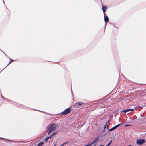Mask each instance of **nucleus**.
I'll return each mask as SVG.
<instances>
[{
    "instance_id": "1",
    "label": "nucleus",
    "mask_w": 146,
    "mask_h": 146,
    "mask_svg": "<svg viewBox=\"0 0 146 146\" xmlns=\"http://www.w3.org/2000/svg\"><path fill=\"white\" fill-rule=\"evenodd\" d=\"M56 124L54 123L49 125L47 127V130L48 131V134H49L55 130L56 129Z\"/></svg>"
},
{
    "instance_id": "2",
    "label": "nucleus",
    "mask_w": 146,
    "mask_h": 146,
    "mask_svg": "<svg viewBox=\"0 0 146 146\" xmlns=\"http://www.w3.org/2000/svg\"><path fill=\"white\" fill-rule=\"evenodd\" d=\"M70 108H68L65 110L64 111L62 112L61 114L62 115H66L70 112Z\"/></svg>"
},
{
    "instance_id": "3",
    "label": "nucleus",
    "mask_w": 146,
    "mask_h": 146,
    "mask_svg": "<svg viewBox=\"0 0 146 146\" xmlns=\"http://www.w3.org/2000/svg\"><path fill=\"white\" fill-rule=\"evenodd\" d=\"M145 142L144 139H139L137 140L136 143L138 145H141L144 143Z\"/></svg>"
},
{
    "instance_id": "4",
    "label": "nucleus",
    "mask_w": 146,
    "mask_h": 146,
    "mask_svg": "<svg viewBox=\"0 0 146 146\" xmlns=\"http://www.w3.org/2000/svg\"><path fill=\"white\" fill-rule=\"evenodd\" d=\"M120 125V124H119L117 125H115L114 127H113L112 128H111L109 130V131H111L113 130H114L115 129V128H116L118 126H119Z\"/></svg>"
},
{
    "instance_id": "5",
    "label": "nucleus",
    "mask_w": 146,
    "mask_h": 146,
    "mask_svg": "<svg viewBox=\"0 0 146 146\" xmlns=\"http://www.w3.org/2000/svg\"><path fill=\"white\" fill-rule=\"evenodd\" d=\"M104 21L105 22H106L108 21L109 19L108 17V16H107L105 15V13H104Z\"/></svg>"
},
{
    "instance_id": "6",
    "label": "nucleus",
    "mask_w": 146,
    "mask_h": 146,
    "mask_svg": "<svg viewBox=\"0 0 146 146\" xmlns=\"http://www.w3.org/2000/svg\"><path fill=\"white\" fill-rule=\"evenodd\" d=\"M108 9V7L106 6H103L102 7V9L104 13H104L106 11L105 9Z\"/></svg>"
},
{
    "instance_id": "7",
    "label": "nucleus",
    "mask_w": 146,
    "mask_h": 146,
    "mask_svg": "<svg viewBox=\"0 0 146 146\" xmlns=\"http://www.w3.org/2000/svg\"><path fill=\"white\" fill-rule=\"evenodd\" d=\"M99 139V137H97L92 142V144H94Z\"/></svg>"
},
{
    "instance_id": "8",
    "label": "nucleus",
    "mask_w": 146,
    "mask_h": 146,
    "mask_svg": "<svg viewBox=\"0 0 146 146\" xmlns=\"http://www.w3.org/2000/svg\"><path fill=\"white\" fill-rule=\"evenodd\" d=\"M44 144V143L42 142L38 144L37 146H42Z\"/></svg>"
},
{
    "instance_id": "9",
    "label": "nucleus",
    "mask_w": 146,
    "mask_h": 146,
    "mask_svg": "<svg viewBox=\"0 0 146 146\" xmlns=\"http://www.w3.org/2000/svg\"><path fill=\"white\" fill-rule=\"evenodd\" d=\"M57 133L56 132H54L53 133H52V135L50 136V137L51 138L53 136H54V135H56Z\"/></svg>"
},
{
    "instance_id": "10",
    "label": "nucleus",
    "mask_w": 146,
    "mask_h": 146,
    "mask_svg": "<svg viewBox=\"0 0 146 146\" xmlns=\"http://www.w3.org/2000/svg\"><path fill=\"white\" fill-rule=\"evenodd\" d=\"M51 137L50 136H49L48 137H47L45 139V142H47L48 140L49 139L51 138Z\"/></svg>"
},
{
    "instance_id": "11",
    "label": "nucleus",
    "mask_w": 146,
    "mask_h": 146,
    "mask_svg": "<svg viewBox=\"0 0 146 146\" xmlns=\"http://www.w3.org/2000/svg\"><path fill=\"white\" fill-rule=\"evenodd\" d=\"M112 142V140H111L110 141V142L109 143H108V144H107V145H108V146H110Z\"/></svg>"
},
{
    "instance_id": "12",
    "label": "nucleus",
    "mask_w": 146,
    "mask_h": 146,
    "mask_svg": "<svg viewBox=\"0 0 146 146\" xmlns=\"http://www.w3.org/2000/svg\"><path fill=\"white\" fill-rule=\"evenodd\" d=\"M77 104L79 105H80L83 104V103L81 102H77Z\"/></svg>"
},
{
    "instance_id": "13",
    "label": "nucleus",
    "mask_w": 146,
    "mask_h": 146,
    "mask_svg": "<svg viewBox=\"0 0 146 146\" xmlns=\"http://www.w3.org/2000/svg\"><path fill=\"white\" fill-rule=\"evenodd\" d=\"M10 61L9 62V63L8 65L9 64H10L11 62H13L15 60H12L10 58Z\"/></svg>"
},
{
    "instance_id": "14",
    "label": "nucleus",
    "mask_w": 146,
    "mask_h": 146,
    "mask_svg": "<svg viewBox=\"0 0 146 146\" xmlns=\"http://www.w3.org/2000/svg\"><path fill=\"white\" fill-rule=\"evenodd\" d=\"M133 110H134L132 109H129L127 110V111L128 112H129L130 111H133Z\"/></svg>"
},
{
    "instance_id": "15",
    "label": "nucleus",
    "mask_w": 146,
    "mask_h": 146,
    "mask_svg": "<svg viewBox=\"0 0 146 146\" xmlns=\"http://www.w3.org/2000/svg\"><path fill=\"white\" fill-rule=\"evenodd\" d=\"M128 112V111H127V110H122L121 112L125 113V112Z\"/></svg>"
},
{
    "instance_id": "16",
    "label": "nucleus",
    "mask_w": 146,
    "mask_h": 146,
    "mask_svg": "<svg viewBox=\"0 0 146 146\" xmlns=\"http://www.w3.org/2000/svg\"><path fill=\"white\" fill-rule=\"evenodd\" d=\"M88 144L89 146H91L93 144H92V143H88Z\"/></svg>"
},
{
    "instance_id": "17",
    "label": "nucleus",
    "mask_w": 146,
    "mask_h": 146,
    "mask_svg": "<svg viewBox=\"0 0 146 146\" xmlns=\"http://www.w3.org/2000/svg\"><path fill=\"white\" fill-rule=\"evenodd\" d=\"M68 142H65L63 144V145H64L65 144H68Z\"/></svg>"
},
{
    "instance_id": "18",
    "label": "nucleus",
    "mask_w": 146,
    "mask_h": 146,
    "mask_svg": "<svg viewBox=\"0 0 146 146\" xmlns=\"http://www.w3.org/2000/svg\"><path fill=\"white\" fill-rule=\"evenodd\" d=\"M131 126V125H125V127H128V126Z\"/></svg>"
},
{
    "instance_id": "19",
    "label": "nucleus",
    "mask_w": 146,
    "mask_h": 146,
    "mask_svg": "<svg viewBox=\"0 0 146 146\" xmlns=\"http://www.w3.org/2000/svg\"><path fill=\"white\" fill-rule=\"evenodd\" d=\"M107 123H106V124L104 126V128L105 129V128L106 127V124H107Z\"/></svg>"
},
{
    "instance_id": "20",
    "label": "nucleus",
    "mask_w": 146,
    "mask_h": 146,
    "mask_svg": "<svg viewBox=\"0 0 146 146\" xmlns=\"http://www.w3.org/2000/svg\"><path fill=\"white\" fill-rule=\"evenodd\" d=\"M0 139H4L7 140L6 139H5L4 138H1V137H0Z\"/></svg>"
},
{
    "instance_id": "21",
    "label": "nucleus",
    "mask_w": 146,
    "mask_h": 146,
    "mask_svg": "<svg viewBox=\"0 0 146 146\" xmlns=\"http://www.w3.org/2000/svg\"><path fill=\"white\" fill-rule=\"evenodd\" d=\"M56 145H57L56 143H55V144L54 145V146H56Z\"/></svg>"
},
{
    "instance_id": "22",
    "label": "nucleus",
    "mask_w": 146,
    "mask_h": 146,
    "mask_svg": "<svg viewBox=\"0 0 146 146\" xmlns=\"http://www.w3.org/2000/svg\"><path fill=\"white\" fill-rule=\"evenodd\" d=\"M64 145H63V144H62V145H60V146H64Z\"/></svg>"
},
{
    "instance_id": "23",
    "label": "nucleus",
    "mask_w": 146,
    "mask_h": 146,
    "mask_svg": "<svg viewBox=\"0 0 146 146\" xmlns=\"http://www.w3.org/2000/svg\"><path fill=\"white\" fill-rule=\"evenodd\" d=\"M99 146H104L103 145H101Z\"/></svg>"
},
{
    "instance_id": "24",
    "label": "nucleus",
    "mask_w": 146,
    "mask_h": 146,
    "mask_svg": "<svg viewBox=\"0 0 146 146\" xmlns=\"http://www.w3.org/2000/svg\"><path fill=\"white\" fill-rule=\"evenodd\" d=\"M96 144H95L94 145V146H95L96 145Z\"/></svg>"
},
{
    "instance_id": "25",
    "label": "nucleus",
    "mask_w": 146,
    "mask_h": 146,
    "mask_svg": "<svg viewBox=\"0 0 146 146\" xmlns=\"http://www.w3.org/2000/svg\"><path fill=\"white\" fill-rule=\"evenodd\" d=\"M106 146H108V145H106Z\"/></svg>"
}]
</instances>
